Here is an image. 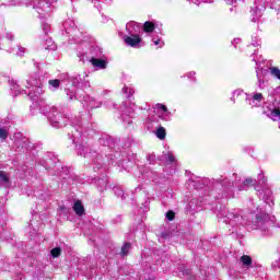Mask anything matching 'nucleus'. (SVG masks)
<instances>
[{
	"mask_svg": "<svg viewBox=\"0 0 280 280\" xmlns=\"http://www.w3.org/2000/svg\"><path fill=\"white\" fill-rule=\"evenodd\" d=\"M155 137L160 139L161 141L165 140V137H167V132L163 127H159L155 131Z\"/></svg>",
	"mask_w": 280,
	"mask_h": 280,
	"instance_id": "obj_29",
	"label": "nucleus"
},
{
	"mask_svg": "<svg viewBox=\"0 0 280 280\" xmlns=\"http://www.w3.org/2000/svg\"><path fill=\"white\" fill-rule=\"evenodd\" d=\"M63 27L66 30V34H69L70 36H72V38H78V34H80V31H78V26L75 25V21L67 20L63 23Z\"/></svg>",
	"mask_w": 280,
	"mask_h": 280,
	"instance_id": "obj_14",
	"label": "nucleus"
},
{
	"mask_svg": "<svg viewBox=\"0 0 280 280\" xmlns=\"http://www.w3.org/2000/svg\"><path fill=\"white\" fill-rule=\"evenodd\" d=\"M94 51H98V54L95 57H89L86 52L78 51L77 56L80 60V62H91V65L95 69H106L108 67V60L102 59V49L101 48H94Z\"/></svg>",
	"mask_w": 280,
	"mask_h": 280,
	"instance_id": "obj_6",
	"label": "nucleus"
},
{
	"mask_svg": "<svg viewBox=\"0 0 280 280\" xmlns=\"http://www.w3.org/2000/svg\"><path fill=\"white\" fill-rule=\"evenodd\" d=\"M246 102L252 108H259L261 104H264V94L261 93H252V94H246Z\"/></svg>",
	"mask_w": 280,
	"mask_h": 280,
	"instance_id": "obj_10",
	"label": "nucleus"
},
{
	"mask_svg": "<svg viewBox=\"0 0 280 280\" xmlns=\"http://www.w3.org/2000/svg\"><path fill=\"white\" fill-rule=\"evenodd\" d=\"M62 253V249H60V247H55L50 250V255L51 257L56 258V257H60V254Z\"/></svg>",
	"mask_w": 280,
	"mask_h": 280,
	"instance_id": "obj_34",
	"label": "nucleus"
},
{
	"mask_svg": "<svg viewBox=\"0 0 280 280\" xmlns=\"http://www.w3.org/2000/svg\"><path fill=\"white\" fill-rule=\"evenodd\" d=\"M50 91H58L60 89V80L54 79L48 81Z\"/></svg>",
	"mask_w": 280,
	"mask_h": 280,
	"instance_id": "obj_27",
	"label": "nucleus"
},
{
	"mask_svg": "<svg viewBox=\"0 0 280 280\" xmlns=\"http://www.w3.org/2000/svg\"><path fill=\"white\" fill-rule=\"evenodd\" d=\"M82 104L85 108L93 110L95 108H102L104 106V101H97L90 95L83 96Z\"/></svg>",
	"mask_w": 280,
	"mask_h": 280,
	"instance_id": "obj_11",
	"label": "nucleus"
},
{
	"mask_svg": "<svg viewBox=\"0 0 280 280\" xmlns=\"http://www.w3.org/2000/svg\"><path fill=\"white\" fill-rule=\"evenodd\" d=\"M46 49L54 51L56 49V44L51 39H46Z\"/></svg>",
	"mask_w": 280,
	"mask_h": 280,
	"instance_id": "obj_36",
	"label": "nucleus"
},
{
	"mask_svg": "<svg viewBox=\"0 0 280 280\" xmlns=\"http://www.w3.org/2000/svg\"><path fill=\"white\" fill-rule=\"evenodd\" d=\"M130 248H132V245L130 243H125L124 246L121 247L120 255L122 257H126V255H128V253H130Z\"/></svg>",
	"mask_w": 280,
	"mask_h": 280,
	"instance_id": "obj_31",
	"label": "nucleus"
},
{
	"mask_svg": "<svg viewBox=\"0 0 280 280\" xmlns=\"http://www.w3.org/2000/svg\"><path fill=\"white\" fill-rule=\"evenodd\" d=\"M33 231L36 233V231H38L36 228H33Z\"/></svg>",
	"mask_w": 280,
	"mask_h": 280,
	"instance_id": "obj_57",
	"label": "nucleus"
},
{
	"mask_svg": "<svg viewBox=\"0 0 280 280\" xmlns=\"http://www.w3.org/2000/svg\"><path fill=\"white\" fill-rule=\"evenodd\" d=\"M73 211L77 215H84V206L82 205V201L78 200L74 202Z\"/></svg>",
	"mask_w": 280,
	"mask_h": 280,
	"instance_id": "obj_25",
	"label": "nucleus"
},
{
	"mask_svg": "<svg viewBox=\"0 0 280 280\" xmlns=\"http://www.w3.org/2000/svg\"><path fill=\"white\" fill-rule=\"evenodd\" d=\"M100 145H103L104 148H114L115 141L113 140V137L110 136H103L98 139Z\"/></svg>",
	"mask_w": 280,
	"mask_h": 280,
	"instance_id": "obj_20",
	"label": "nucleus"
},
{
	"mask_svg": "<svg viewBox=\"0 0 280 280\" xmlns=\"http://www.w3.org/2000/svg\"><path fill=\"white\" fill-rule=\"evenodd\" d=\"M152 43L160 48L165 46V42H163L160 37H152Z\"/></svg>",
	"mask_w": 280,
	"mask_h": 280,
	"instance_id": "obj_33",
	"label": "nucleus"
},
{
	"mask_svg": "<svg viewBox=\"0 0 280 280\" xmlns=\"http://www.w3.org/2000/svg\"><path fill=\"white\" fill-rule=\"evenodd\" d=\"M147 161L150 163V165H154V163H156V155L148 154L147 155Z\"/></svg>",
	"mask_w": 280,
	"mask_h": 280,
	"instance_id": "obj_39",
	"label": "nucleus"
},
{
	"mask_svg": "<svg viewBox=\"0 0 280 280\" xmlns=\"http://www.w3.org/2000/svg\"><path fill=\"white\" fill-rule=\"evenodd\" d=\"M114 194L115 196H117L118 198H121V200L126 199V196L124 194V189H121V187H114Z\"/></svg>",
	"mask_w": 280,
	"mask_h": 280,
	"instance_id": "obj_32",
	"label": "nucleus"
},
{
	"mask_svg": "<svg viewBox=\"0 0 280 280\" xmlns=\"http://www.w3.org/2000/svg\"><path fill=\"white\" fill-rule=\"evenodd\" d=\"M252 45L253 47H259V45H261V40L258 38H255L252 40Z\"/></svg>",
	"mask_w": 280,
	"mask_h": 280,
	"instance_id": "obj_44",
	"label": "nucleus"
},
{
	"mask_svg": "<svg viewBox=\"0 0 280 280\" xmlns=\"http://www.w3.org/2000/svg\"><path fill=\"white\" fill-rule=\"evenodd\" d=\"M258 183H259V185H266V183H267V179L262 175V173L258 174Z\"/></svg>",
	"mask_w": 280,
	"mask_h": 280,
	"instance_id": "obj_42",
	"label": "nucleus"
},
{
	"mask_svg": "<svg viewBox=\"0 0 280 280\" xmlns=\"http://www.w3.org/2000/svg\"><path fill=\"white\" fill-rule=\"evenodd\" d=\"M165 161H167V163H174L176 161V158H174V155L172 153H166L164 155Z\"/></svg>",
	"mask_w": 280,
	"mask_h": 280,
	"instance_id": "obj_40",
	"label": "nucleus"
},
{
	"mask_svg": "<svg viewBox=\"0 0 280 280\" xmlns=\"http://www.w3.org/2000/svg\"><path fill=\"white\" fill-rule=\"evenodd\" d=\"M266 5H269L271 10H276V12H280V1L279 0H257L255 5L252 8V21L255 23L264 16V12H266Z\"/></svg>",
	"mask_w": 280,
	"mask_h": 280,
	"instance_id": "obj_5",
	"label": "nucleus"
},
{
	"mask_svg": "<svg viewBox=\"0 0 280 280\" xmlns=\"http://www.w3.org/2000/svg\"><path fill=\"white\" fill-rule=\"evenodd\" d=\"M110 1H113V0H105L106 3H108V2L110 3Z\"/></svg>",
	"mask_w": 280,
	"mask_h": 280,
	"instance_id": "obj_55",
	"label": "nucleus"
},
{
	"mask_svg": "<svg viewBox=\"0 0 280 280\" xmlns=\"http://www.w3.org/2000/svg\"><path fill=\"white\" fill-rule=\"evenodd\" d=\"M154 30H156V24H154L153 22L147 21L143 25V31L147 34H152V32H154Z\"/></svg>",
	"mask_w": 280,
	"mask_h": 280,
	"instance_id": "obj_26",
	"label": "nucleus"
},
{
	"mask_svg": "<svg viewBox=\"0 0 280 280\" xmlns=\"http://www.w3.org/2000/svg\"><path fill=\"white\" fill-rule=\"evenodd\" d=\"M261 73L264 75H271L272 78H277V80H280V69L277 67H270L268 69L261 68Z\"/></svg>",
	"mask_w": 280,
	"mask_h": 280,
	"instance_id": "obj_19",
	"label": "nucleus"
},
{
	"mask_svg": "<svg viewBox=\"0 0 280 280\" xmlns=\"http://www.w3.org/2000/svg\"><path fill=\"white\" fill-rule=\"evenodd\" d=\"M95 183L100 191H104L105 189H108V179L98 178Z\"/></svg>",
	"mask_w": 280,
	"mask_h": 280,
	"instance_id": "obj_24",
	"label": "nucleus"
},
{
	"mask_svg": "<svg viewBox=\"0 0 280 280\" xmlns=\"http://www.w3.org/2000/svg\"><path fill=\"white\" fill-rule=\"evenodd\" d=\"M187 78L189 80H192L194 82H196V72L195 71H191L187 74Z\"/></svg>",
	"mask_w": 280,
	"mask_h": 280,
	"instance_id": "obj_45",
	"label": "nucleus"
},
{
	"mask_svg": "<svg viewBox=\"0 0 280 280\" xmlns=\"http://www.w3.org/2000/svg\"><path fill=\"white\" fill-rule=\"evenodd\" d=\"M256 73L258 79V82H257L258 89H261V90L266 89V74L261 73V69L260 71L256 70Z\"/></svg>",
	"mask_w": 280,
	"mask_h": 280,
	"instance_id": "obj_22",
	"label": "nucleus"
},
{
	"mask_svg": "<svg viewBox=\"0 0 280 280\" xmlns=\"http://www.w3.org/2000/svg\"><path fill=\"white\" fill-rule=\"evenodd\" d=\"M62 81L68 82L65 91L69 100H73L78 95V86L81 89H91V81H89V74L83 72L82 74H63Z\"/></svg>",
	"mask_w": 280,
	"mask_h": 280,
	"instance_id": "obj_2",
	"label": "nucleus"
},
{
	"mask_svg": "<svg viewBox=\"0 0 280 280\" xmlns=\"http://www.w3.org/2000/svg\"><path fill=\"white\" fill-rule=\"evenodd\" d=\"M0 139L1 141H5V139H8V129L0 128Z\"/></svg>",
	"mask_w": 280,
	"mask_h": 280,
	"instance_id": "obj_38",
	"label": "nucleus"
},
{
	"mask_svg": "<svg viewBox=\"0 0 280 280\" xmlns=\"http://www.w3.org/2000/svg\"><path fill=\"white\" fill-rule=\"evenodd\" d=\"M278 104V106L273 104L272 108H270L267 114L268 118L272 119L273 121H279L280 119V102Z\"/></svg>",
	"mask_w": 280,
	"mask_h": 280,
	"instance_id": "obj_17",
	"label": "nucleus"
},
{
	"mask_svg": "<svg viewBox=\"0 0 280 280\" xmlns=\"http://www.w3.org/2000/svg\"><path fill=\"white\" fill-rule=\"evenodd\" d=\"M271 268H273V269L280 268V258L276 259V260L271 264Z\"/></svg>",
	"mask_w": 280,
	"mask_h": 280,
	"instance_id": "obj_43",
	"label": "nucleus"
},
{
	"mask_svg": "<svg viewBox=\"0 0 280 280\" xmlns=\"http://www.w3.org/2000/svg\"><path fill=\"white\" fill-rule=\"evenodd\" d=\"M195 5H200V3H213L214 0H187Z\"/></svg>",
	"mask_w": 280,
	"mask_h": 280,
	"instance_id": "obj_35",
	"label": "nucleus"
},
{
	"mask_svg": "<svg viewBox=\"0 0 280 280\" xmlns=\"http://www.w3.org/2000/svg\"><path fill=\"white\" fill-rule=\"evenodd\" d=\"M256 191L258 192V197L266 202V205H275V201L272 200V190L270 188H257Z\"/></svg>",
	"mask_w": 280,
	"mask_h": 280,
	"instance_id": "obj_12",
	"label": "nucleus"
},
{
	"mask_svg": "<svg viewBox=\"0 0 280 280\" xmlns=\"http://www.w3.org/2000/svg\"><path fill=\"white\" fill-rule=\"evenodd\" d=\"M126 31L129 36H139L141 34V26L137 22H129L126 25Z\"/></svg>",
	"mask_w": 280,
	"mask_h": 280,
	"instance_id": "obj_16",
	"label": "nucleus"
},
{
	"mask_svg": "<svg viewBox=\"0 0 280 280\" xmlns=\"http://www.w3.org/2000/svg\"><path fill=\"white\" fill-rule=\"evenodd\" d=\"M217 218H219V220L224 224H230L232 229H235V226H244V224L248 223V219L244 214V210L237 208L232 210H228L226 207L220 208L218 210Z\"/></svg>",
	"mask_w": 280,
	"mask_h": 280,
	"instance_id": "obj_3",
	"label": "nucleus"
},
{
	"mask_svg": "<svg viewBox=\"0 0 280 280\" xmlns=\"http://www.w3.org/2000/svg\"><path fill=\"white\" fill-rule=\"evenodd\" d=\"M0 185L5 187L7 189L11 187L12 183H10V177L5 174V172L0 171Z\"/></svg>",
	"mask_w": 280,
	"mask_h": 280,
	"instance_id": "obj_23",
	"label": "nucleus"
},
{
	"mask_svg": "<svg viewBox=\"0 0 280 280\" xmlns=\"http://www.w3.org/2000/svg\"><path fill=\"white\" fill-rule=\"evenodd\" d=\"M122 38L128 47H133L135 49L141 47V35H125Z\"/></svg>",
	"mask_w": 280,
	"mask_h": 280,
	"instance_id": "obj_13",
	"label": "nucleus"
},
{
	"mask_svg": "<svg viewBox=\"0 0 280 280\" xmlns=\"http://www.w3.org/2000/svg\"><path fill=\"white\" fill-rule=\"evenodd\" d=\"M31 226L34 228V221H32Z\"/></svg>",
	"mask_w": 280,
	"mask_h": 280,
	"instance_id": "obj_56",
	"label": "nucleus"
},
{
	"mask_svg": "<svg viewBox=\"0 0 280 280\" xmlns=\"http://www.w3.org/2000/svg\"><path fill=\"white\" fill-rule=\"evenodd\" d=\"M47 197H45V195H42V200H46Z\"/></svg>",
	"mask_w": 280,
	"mask_h": 280,
	"instance_id": "obj_52",
	"label": "nucleus"
},
{
	"mask_svg": "<svg viewBox=\"0 0 280 280\" xmlns=\"http://www.w3.org/2000/svg\"><path fill=\"white\" fill-rule=\"evenodd\" d=\"M234 95H240V91H235V92H234Z\"/></svg>",
	"mask_w": 280,
	"mask_h": 280,
	"instance_id": "obj_53",
	"label": "nucleus"
},
{
	"mask_svg": "<svg viewBox=\"0 0 280 280\" xmlns=\"http://www.w3.org/2000/svg\"><path fill=\"white\" fill-rule=\"evenodd\" d=\"M156 108H158V110H162V114L160 115V118L164 119V121H167V119H170V115H172L167 110V106H165L163 104H156Z\"/></svg>",
	"mask_w": 280,
	"mask_h": 280,
	"instance_id": "obj_21",
	"label": "nucleus"
},
{
	"mask_svg": "<svg viewBox=\"0 0 280 280\" xmlns=\"http://www.w3.org/2000/svg\"><path fill=\"white\" fill-rule=\"evenodd\" d=\"M279 128H280V122H279Z\"/></svg>",
	"mask_w": 280,
	"mask_h": 280,
	"instance_id": "obj_60",
	"label": "nucleus"
},
{
	"mask_svg": "<svg viewBox=\"0 0 280 280\" xmlns=\"http://www.w3.org/2000/svg\"><path fill=\"white\" fill-rule=\"evenodd\" d=\"M10 89L13 91L14 95H27L30 100L33 101L31 105V110L39 109V112L45 115L52 128H62V126H67V122L70 121V130L68 133L69 139H71L72 143L75 145L77 153L79 156H83L84 159H89L95 165L94 170H102L104 165V158L94 150L91 149V143H89V139H93L95 137V126H80V118H69L65 114L58 110V107H50L45 103V100L40 97L45 91L43 90V81L38 79L37 74H33L28 77L26 80V89L22 90L21 86L14 80H9Z\"/></svg>",
	"mask_w": 280,
	"mask_h": 280,
	"instance_id": "obj_1",
	"label": "nucleus"
},
{
	"mask_svg": "<svg viewBox=\"0 0 280 280\" xmlns=\"http://www.w3.org/2000/svg\"><path fill=\"white\" fill-rule=\"evenodd\" d=\"M122 93L125 95H127L128 100H130V97H132V95H135V90L132 88H130V86L125 85L122 88Z\"/></svg>",
	"mask_w": 280,
	"mask_h": 280,
	"instance_id": "obj_30",
	"label": "nucleus"
},
{
	"mask_svg": "<svg viewBox=\"0 0 280 280\" xmlns=\"http://www.w3.org/2000/svg\"><path fill=\"white\" fill-rule=\"evenodd\" d=\"M230 12H233V8L230 9Z\"/></svg>",
	"mask_w": 280,
	"mask_h": 280,
	"instance_id": "obj_59",
	"label": "nucleus"
},
{
	"mask_svg": "<svg viewBox=\"0 0 280 280\" xmlns=\"http://www.w3.org/2000/svg\"><path fill=\"white\" fill-rule=\"evenodd\" d=\"M240 43H242V39L234 38V40L232 42V45H234V47H237L236 45H240Z\"/></svg>",
	"mask_w": 280,
	"mask_h": 280,
	"instance_id": "obj_47",
	"label": "nucleus"
},
{
	"mask_svg": "<svg viewBox=\"0 0 280 280\" xmlns=\"http://www.w3.org/2000/svg\"><path fill=\"white\" fill-rule=\"evenodd\" d=\"M183 275H189V269H185V266L182 267Z\"/></svg>",
	"mask_w": 280,
	"mask_h": 280,
	"instance_id": "obj_49",
	"label": "nucleus"
},
{
	"mask_svg": "<svg viewBox=\"0 0 280 280\" xmlns=\"http://www.w3.org/2000/svg\"><path fill=\"white\" fill-rule=\"evenodd\" d=\"M233 177L235 178L233 180L229 179L228 177L215 180L218 185L223 187V194L221 195V198H233V189H235V187L238 191H246L248 187L255 183L253 178L248 177L242 184H240L237 174L234 173Z\"/></svg>",
	"mask_w": 280,
	"mask_h": 280,
	"instance_id": "obj_4",
	"label": "nucleus"
},
{
	"mask_svg": "<svg viewBox=\"0 0 280 280\" xmlns=\"http://www.w3.org/2000/svg\"><path fill=\"white\" fill-rule=\"evenodd\" d=\"M42 28H43L44 34H49V32L51 31V25H49V23H47V22H44L42 24Z\"/></svg>",
	"mask_w": 280,
	"mask_h": 280,
	"instance_id": "obj_37",
	"label": "nucleus"
},
{
	"mask_svg": "<svg viewBox=\"0 0 280 280\" xmlns=\"http://www.w3.org/2000/svg\"><path fill=\"white\" fill-rule=\"evenodd\" d=\"M5 38H8V40H14V34L7 33Z\"/></svg>",
	"mask_w": 280,
	"mask_h": 280,
	"instance_id": "obj_46",
	"label": "nucleus"
},
{
	"mask_svg": "<svg viewBox=\"0 0 280 280\" xmlns=\"http://www.w3.org/2000/svg\"><path fill=\"white\" fill-rule=\"evenodd\" d=\"M14 148L18 152H23V150H27V148H30V139L27 137H24L23 133H15Z\"/></svg>",
	"mask_w": 280,
	"mask_h": 280,
	"instance_id": "obj_9",
	"label": "nucleus"
},
{
	"mask_svg": "<svg viewBox=\"0 0 280 280\" xmlns=\"http://www.w3.org/2000/svg\"><path fill=\"white\" fill-rule=\"evenodd\" d=\"M165 218L166 220H168L170 222H172V220H174V218H176V213H174V211L170 210L165 213Z\"/></svg>",
	"mask_w": 280,
	"mask_h": 280,
	"instance_id": "obj_41",
	"label": "nucleus"
},
{
	"mask_svg": "<svg viewBox=\"0 0 280 280\" xmlns=\"http://www.w3.org/2000/svg\"><path fill=\"white\" fill-rule=\"evenodd\" d=\"M110 95V92L108 90H103L101 94L98 95V98L101 102H103L104 106H115V103L108 96Z\"/></svg>",
	"mask_w": 280,
	"mask_h": 280,
	"instance_id": "obj_18",
	"label": "nucleus"
},
{
	"mask_svg": "<svg viewBox=\"0 0 280 280\" xmlns=\"http://www.w3.org/2000/svg\"><path fill=\"white\" fill-rule=\"evenodd\" d=\"M33 8L37 10L39 16H43L42 12L49 10V2L45 0H33Z\"/></svg>",
	"mask_w": 280,
	"mask_h": 280,
	"instance_id": "obj_15",
	"label": "nucleus"
},
{
	"mask_svg": "<svg viewBox=\"0 0 280 280\" xmlns=\"http://www.w3.org/2000/svg\"><path fill=\"white\" fill-rule=\"evenodd\" d=\"M241 262L243 266L248 268V267L253 266V258H250V256H248V255H243L241 257Z\"/></svg>",
	"mask_w": 280,
	"mask_h": 280,
	"instance_id": "obj_28",
	"label": "nucleus"
},
{
	"mask_svg": "<svg viewBox=\"0 0 280 280\" xmlns=\"http://www.w3.org/2000/svg\"><path fill=\"white\" fill-rule=\"evenodd\" d=\"M162 237H163L164 240H167V237H170V234L166 233V232H163V233H162Z\"/></svg>",
	"mask_w": 280,
	"mask_h": 280,
	"instance_id": "obj_50",
	"label": "nucleus"
},
{
	"mask_svg": "<svg viewBox=\"0 0 280 280\" xmlns=\"http://www.w3.org/2000/svg\"><path fill=\"white\" fill-rule=\"evenodd\" d=\"M190 209H194V201H190Z\"/></svg>",
	"mask_w": 280,
	"mask_h": 280,
	"instance_id": "obj_51",
	"label": "nucleus"
},
{
	"mask_svg": "<svg viewBox=\"0 0 280 280\" xmlns=\"http://www.w3.org/2000/svg\"><path fill=\"white\" fill-rule=\"evenodd\" d=\"M256 225L260 231H270L275 226V222L270 219V214H260L256 218Z\"/></svg>",
	"mask_w": 280,
	"mask_h": 280,
	"instance_id": "obj_8",
	"label": "nucleus"
},
{
	"mask_svg": "<svg viewBox=\"0 0 280 280\" xmlns=\"http://www.w3.org/2000/svg\"><path fill=\"white\" fill-rule=\"evenodd\" d=\"M255 62H256V65L259 62V61H257V59H253Z\"/></svg>",
	"mask_w": 280,
	"mask_h": 280,
	"instance_id": "obj_58",
	"label": "nucleus"
},
{
	"mask_svg": "<svg viewBox=\"0 0 280 280\" xmlns=\"http://www.w3.org/2000/svg\"><path fill=\"white\" fill-rule=\"evenodd\" d=\"M56 161H58V159H57V158H55V159H54V161H51V162H52V163H56Z\"/></svg>",
	"mask_w": 280,
	"mask_h": 280,
	"instance_id": "obj_54",
	"label": "nucleus"
},
{
	"mask_svg": "<svg viewBox=\"0 0 280 280\" xmlns=\"http://www.w3.org/2000/svg\"><path fill=\"white\" fill-rule=\"evenodd\" d=\"M25 54V48L19 47L18 56H24Z\"/></svg>",
	"mask_w": 280,
	"mask_h": 280,
	"instance_id": "obj_48",
	"label": "nucleus"
},
{
	"mask_svg": "<svg viewBox=\"0 0 280 280\" xmlns=\"http://www.w3.org/2000/svg\"><path fill=\"white\" fill-rule=\"evenodd\" d=\"M137 105L135 103L130 104V106L128 107V103H122L121 105V110L124 112L121 114V119L125 124H128V126H130V124H132V118L135 117V107Z\"/></svg>",
	"mask_w": 280,
	"mask_h": 280,
	"instance_id": "obj_7",
	"label": "nucleus"
}]
</instances>
